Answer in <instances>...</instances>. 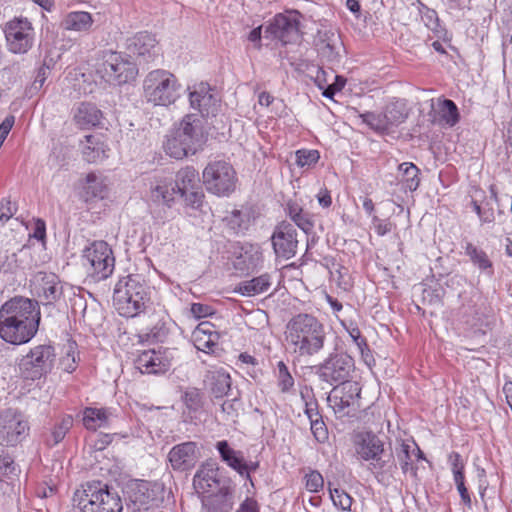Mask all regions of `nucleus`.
<instances>
[{
	"mask_svg": "<svg viewBox=\"0 0 512 512\" xmlns=\"http://www.w3.org/2000/svg\"><path fill=\"white\" fill-rule=\"evenodd\" d=\"M286 341L299 356H313L319 353L325 343L323 324L313 315L300 313L286 326Z\"/></svg>",
	"mask_w": 512,
	"mask_h": 512,
	"instance_id": "f257e3e1",
	"label": "nucleus"
},
{
	"mask_svg": "<svg viewBox=\"0 0 512 512\" xmlns=\"http://www.w3.org/2000/svg\"><path fill=\"white\" fill-rule=\"evenodd\" d=\"M205 140L202 119L197 114H187L166 136L163 148L170 157L183 159L199 151Z\"/></svg>",
	"mask_w": 512,
	"mask_h": 512,
	"instance_id": "f03ea898",
	"label": "nucleus"
},
{
	"mask_svg": "<svg viewBox=\"0 0 512 512\" xmlns=\"http://www.w3.org/2000/svg\"><path fill=\"white\" fill-rule=\"evenodd\" d=\"M150 301L149 286L140 274L127 275L116 283L113 304L121 316L133 318L145 312Z\"/></svg>",
	"mask_w": 512,
	"mask_h": 512,
	"instance_id": "7ed1b4c3",
	"label": "nucleus"
},
{
	"mask_svg": "<svg viewBox=\"0 0 512 512\" xmlns=\"http://www.w3.org/2000/svg\"><path fill=\"white\" fill-rule=\"evenodd\" d=\"M73 512H121V497L113 488L100 481L88 482L72 497Z\"/></svg>",
	"mask_w": 512,
	"mask_h": 512,
	"instance_id": "20e7f679",
	"label": "nucleus"
},
{
	"mask_svg": "<svg viewBox=\"0 0 512 512\" xmlns=\"http://www.w3.org/2000/svg\"><path fill=\"white\" fill-rule=\"evenodd\" d=\"M353 444L358 458L368 462V469L377 477L397 468L393 452L387 451L384 441L372 431L356 433Z\"/></svg>",
	"mask_w": 512,
	"mask_h": 512,
	"instance_id": "39448f33",
	"label": "nucleus"
},
{
	"mask_svg": "<svg viewBox=\"0 0 512 512\" xmlns=\"http://www.w3.org/2000/svg\"><path fill=\"white\" fill-rule=\"evenodd\" d=\"M180 84L174 74L156 69L143 81V94L147 102L158 106H169L180 97Z\"/></svg>",
	"mask_w": 512,
	"mask_h": 512,
	"instance_id": "423d86ee",
	"label": "nucleus"
},
{
	"mask_svg": "<svg viewBox=\"0 0 512 512\" xmlns=\"http://www.w3.org/2000/svg\"><path fill=\"white\" fill-rule=\"evenodd\" d=\"M56 361V352L51 344H40L34 346L24 355L19 363V371L27 380H38L49 374Z\"/></svg>",
	"mask_w": 512,
	"mask_h": 512,
	"instance_id": "0eeeda50",
	"label": "nucleus"
},
{
	"mask_svg": "<svg viewBox=\"0 0 512 512\" xmlns=\"http://www.w3.org/2000/svg\"><path fill=\"white\" fill-rule=\"evenodd\" d=\"M202 178L206 190L219 197H228L236 189V172L226 161L208 163L203 170Z\"/></svg>",
	"mask_w": 512,
	"mask_h": 512,
	"instance_id": "6e6552de",
	"label": "nucleus"
},
{
	"mask_svg": "<svg viewBox=\"0 0 512 512\" xmlns=\"http://www.w3.org/2000/svg\"><path fill=\"white\" fill-rule=\"evenodd\" d=\"M29 422L26 415L16 408L0 412V444L16 446L29 435Z\"/></svg>",
	"mask_w": 512,
	"mask_h": 512,
	"instance_id": "1a4fd4ad",
	"label": "nucleus"
},
{
	"mask_svg": "<svg viewBox=\"0 0 512 512\" xmlns=\"http://www.w3.org/2000/svg\"><path fill=\"white\" fill-rule=\"evenodd\" d=\"M354 359L346 353H331L322 363L315 366L318 378L330 385L348 381L354 372Z\"/></svg>",
	"mask_w": 512,
	"mask_h": 512,
	"instance_id": "9d476101",
	"label": "nucleus"
},
{
	"mask_svg": "<svg viewBox=\"0 0 512 512\" xmlns=\"http://www.w3.org/2000/svg\"><path fill=\"white\" fill-rule=\"evenodd\" d=\"M103 77L114 85L126 84L135 79L138 69L130 56L119 52H109L103 63Z\"/></svg>",
	"mask_w": 512,
	"mask_h": 512,
	"instance_id": "9b49d317",
	"label": "nucleus"
},
{
	"mask_svg": "<svg viewBox=\"0 0 512 512\" xmlns=\"http://www.w3.org/2000/svg\"><path fill=\"white\" fill-rule=\"evenodd\" d=\"M83 258L90 264L93 276L99 281L107 279L114 270L115 258L105 241H95L84 250Z\"/></svg>",
	"mask_w": 512,
	"mask_h": 512,
	"instance_id": "f8f14e48",
	"label": "nucleus"
},
{
	"mask_svg": "<svg viewBox=\"0 0 512 512\" xmlns=\"http://www.w3.org/2000/svg\"><path fill=\"white\" fill-rule=\"evenodd\" d=\"M299 13L296 11L287 14H277L266 27L265 33L274 39H278L284 45L300 40Z\"/></svg>",
	"mask_w": 512,
	"mask_h": 512,
	"instance_id": "ddd939ff",
	"label": "nucleus"
},
{
	"mask_svg": "<svg viewBox=\"0 0 512 512\" xmlns=\"http://www.w3.org/2000/svg\"><path fill=\"white\" fill-rule=\"evenodd\" d=\"M9 50L16 54L26 53L33 43V28L27 19L15 18L5 27Z\"/></svg>",
	"mask_w": 512,
	"mask_h": 512,
	"instance_id": "4468645a",
	"label": "nucleus"
},
{
	"mask_svg": "<svg viewBox=\"0 0 512 512\" xmlns=\"http://www.w3.org/2000/svg\"><path fill=\"white\" fill-rule=\"evenodd\" d=\"M232 480L222 475L219 467L214 463H204L200 466L193 477V486L202 497L225 487Z\"/></svg>",
	"mask_w": 512,
	"mask_h": 512,
	"instance_id": "2eb2a0df",
	"label": "nucleus"
},
{
	"mask_svg": "<svg viewBox=\"0 0 512 512\" xmlns=\"http://www.w3.org/2000/svg\"><path fill=\"white\" fill-rule=\"evenodd\" d=\"M38 322L0 318V337L11 344L29 342L38 331Z\"/></svg>",
	"mask_w": 512,
	"mask_h": 512,
	"instance_id": "dca6fc26",
	"label": "nucleus"
},
{
	"mask_svg": "<svg viewBox=\"0 0 512 512\" xmlns=\"http://www.w3.org/2000/svg\"><path fill=\"white\" fill-rule=\"evenodd\" d=\"M40 322L39 304L35 300L14 297L6 301L0 308V318Z\"/></svg>",
	"mask_w": 512,
	"mask_h": 512,
	"instance_id": "f3484780",
	"label": "nucleus"
},
{
	"mask_svg": "<svg viewBox=\"0 0 512 512\" xmlns=\"http://www.w3.org/2000/svg\"><path fill=\"white\" fill-rule=\"evenodd\" d=\"M335 385L328 396V402L336 413L349 414L345 410L349 407L358 406L361 387L358 382L350 380Z\"/></svg>",
	"mask_w": 512,
	"mask_h": 512,
	"instance_id": "a211bd4d",
	"label": "nucleus"
},
{
	"mask_svg": "<svg viewBox=\"0 0 512 512\" xmlns=\"http://www.w3.org/2000/svg\"><path fill=\"white\" fill-rule=\"evenodd\" d=\"M276 256L290 259L297 253V231L293 224L282 221L279 223L271 237Z\"/></svg>",
	"mask_w": 512,
	"mask_h": 512,
	"instance_id": "6ab92c4d",
	"label": "nucleus"
},
{
	"mask_svg": "<svg viewBox=\"0 0 512 512\" xmlns=\"http://www.w3.org/2000/svg\"><path fill=\"white\" fill-rule=\"evenodd\" d=\"M34 283L36 294L45 306L55 304L63 297V284L54 273L38 272Z\"/></svg>",
	"mask_w": 512,
	"mask_h": 512,
	"instance_id": "aec40b11",
	"label": "nucleus"
},
{
	"mask_svg": "<svg viewBox=\"0 0 512 512\" xmlns=\"http://www.w3.org/2000/svg\"><path fill=\"white\" fill-rule=\"evenodd\" d=\"M200 456L197 443L188 441L173 446L168 453V460L174 470L186 471L196 465Z\"/></svg>",
	"mask_w": 512,
	"mask_h": 512,
	"instance_id": "412c9836",
	"label": "nucleus"
},
{
	"mask_svg": "<svg viewBox=\"0 0 512 512\" xmlns=\"http://www.w3.org/2000/svg\"><path fill=\"white\" fill-rule=\"evenodd\" d=\"M225 489L221 487L219 490L207 494L201 498L202 506L208 512H230L235 503L236 485L233 481L226 484Z\"/></svg>",
	"mask_w": 512,
	"mask_h": 512,
	"instance_id": "4be33fe9",
	"label": "nucleus"
},
{
	"mask_svg": "<svg viewBox=\"0 0 512 512\" xmlns=\"http://www.w3.org/2000/svg\"><path fill=\"white\" fill-rule=\"evenodd\" d=\"M189 101L191 107L199 111L200 118L215 116L218 111V99L210 92L207 84L194 86L189 94Z\"/></svg>",
	"mask_w": 512,
	"mask_h": 512,
	"instance_id": "5701e85b",
	"label": "nucleus"
},
{
	"mask_svg": "<svg viewBox=\"0 0 512 512\" xmlns=\"http://www.w3.org/2000/svg\"><path fill=\"white\" fill-rule=\"evenodd\" d=\"M127 50L131 55L138 57L144 62H149L156 55V39L148 32H139L127 41Z\"/></svg>",
	"mask_w": 512,
	"mask_h": 512,
	"instance_id": "b1692460",
	"label": "nucleus"
},
{
	"mask_svg": "<svg viewBox=\"0 0 512 512\" xmlns=\"http://www.w3.org/2000/svg\"><path fill=\"white\" fill-rule=\"evenodd\" d=\"M135 365L143 374H161L169 368V362L155 350L142 351L137 356Z\"/></svg>",
	"mask_w": 512,
	"mask_h": 512,
	"instance_id": "393cba45",
	"label": "nucleus"
},
{
	"mask_svg": "<svg viewBox=\"0 0 512 512\" xmlns=\"http://www.w3.org/2000/svg\"><path fill=\"white\" fill-rule=\"evenodd\" d=\"M220 335L215 330L214 324L208 321L201 322L192 333L194 346L199 350L206 353L214 351L215 346L218 344Z\"/></svg>",
	"mask_w": 512,
	"mask_h": 512,
	"instance_id": "a878e982",
	"label": "nucleus"
},
{
	"mask_svg": "<svg viewBox=\"0 0 512 512\" xmlns=\"http://www.w3.org/2000/svg\"><path fill=\"white\" fill-rule=\"evenodd\" d=\"M205 384L215 398H222L228 395L231 389V377L225 369L214 368L207 372Z\"/></svg>",
	"mask_w": 512,
	"mask_h": 512,
	"instance_id": "bb28decb",
	"label": "nucleus"
},
{
	"mask_svg": "<svg viewBox=\"0 0 512 512\" xmlns=\"http://www.w3.org/2000/svg\"><path fill=\"white\" fill-rule=\"evenodd\" d=\"M103 118L102 111L90 102H82L76 108L74 113V121L82 129L95 127L101 124Z\"/></svg>",
	"mask_w": 512,
	"mask_h": 512,
	"instance_id": "cd10ccee",
	"label": "nucleus"
},
{
	"mask_svg": "<svg viewBox=\"0 0 512 512\" xmlns=\"http://www.w3.org/2000/svg\"><path fill=\"white\" fill-rule=\"evenodd\" d=\"M179 196L173 181L160 180L157 181L150 189L151 201L158 205H165L171 208L176 197Z\"/></svg>",
	"mask_w": 512,
	"mask_h": 512,
	"instance_id": "c85d7f7f",
	"label": "nucleus"
},
{
	"mask_svg": "<svg viewBox=\"0 0 512 512\" xmlns=\"http://www.w3.org/2000/svg\"><path fill=\"white\" fill-rule=\"evenodd\" d=\"M216 449L220 455L221 460L226 463L230 468L239 474L246 472L244 466V456L242 451L234 450L230 447L228 441L221 440L216 443Z\"/></svg>",
	"mask_w": 512,
	"mask_h": 512,
	"instance_id": "c756f323",
	"label": "nucleus"
},
{
	"mask_svg": "<svg viewBox=\"0 0 512 512\" xmlns=\"http://www.w3.org/2000/svg\"><path fill=\"white\" fill-rule=\"evenodd\" d=\"M107 193V185L104 179L96 173H88L82 184L81 198L85 202H89L95 198L103 199Z\"/></svg>",
	"mask_w": 512,
	"mask_h": 512,
	"instance_id": "7c9ffc66",
	"label": "nucleus"
},
{
	"mask_svg": "<svg viewBox=\"0 0 512 512\" xmlns=\"http://www.w3.org/2000/svg\"><path fill=\"white\" fill-rule=\"evenodd\" d=\"M463 248L465 249V254L469 257L474 266L489 276L493 275V264L484 250L478 248L471 242H465Z\"/></svg>",
	"mask_w": 512,
	"mask_h": 512,
	"instance_id": "2f4dec72",
	"label": "nucleus"
},
{
	"mask_svg": "<svg viewBox=\"0 0 512 512\" xmlns=\"http://www.w3.org/2000/svg\"><path fill=\"white\" fill-rule=\"evenodd\" d=\"M93 24V18L90 13L85 11L70 12L63 19L61 25L65 30L77 32H87Z\"/></svg>",
	"mask_w": 512,
	"mask_h": 512,
	"instance_id": "473e14b6",
	"label": "nucleus"
},
{
	"mask_svg": "<svg viewBox=\"0 0 512 512\" xmlns=\"http://www.w3.org/2000/svg\"><path fill=\"white\" fill-rule=\"evenodd\" d=\"M157 485H152L147 481L137 482L131 489L130 499L134 504L140 507L151 505L155 501V488Z\"/></svg>",
	"mask_w": 512,
	"mask_h": 512,
	"instance_id": "72a5a7b5",
	"label": "nucleus"
},
{
	"mask_svg": "<svg viewBox=\"0 0 512 512\" xmlns=\"http://www.w3.org/2000/svg\"><path fill=\"white\" fill-rule=\"evenodd\" d=\"M270 286L271 275L264 273L258 277L241 282L238 291L244 296H254L268 291Z\"/></svg>",
	"mask_w": 512,
	"mask_h": 512,
	"instance_id": "f704fd0d",
	"label": "nucleus"
},
{
	"mask_svg": "<svg viewBox=\"0 0 512 512\" xmlns=\"http://www.w3.org/2000/svg\"><path fill=\"white\" fill-rule=\"evenodd\" d=\"M86 144L83 146L82 154L85 161L95 163L106 157L105 146L100 137L96 135H86Z\"/></svg>",
	"mask_w": 512,
	"mask_h": 512,
	"instance_id": "c9c22d12",
	"label": "nucleus"
},
{
	"mask_svg": "<svg viewBox=\"0 0 512 512\" xmlns=\"http://www.w3.org/2000/svg\"><path fill=\"white\" fill-rule=\"evenodd\" d=\"M173 185L179 194L187 190L190 191L199 186V174L194 167L182 168L177 172Z\"/></svg>",
	"mask_w": 512,
	"mask_h": 512,
	"instance_id": "e433bc0d",
	"label": "nucleus"
},
{
	"mask_svg": "<svg viewBox=\"0 0 512 512\" xmlns=\"http://www.w3.org/2000/svg\"><path fill=\"white\" fill-rule=\"evenodd\" d=\"M418 11L421 16V21L424 25L434 33L438 38H445L447 31L440 24L437 12L434 9L427 7L423 3H419Z\"/></svg>",
	"mask_w": 512,
	"mask_h": 512,
	"instance_id": "4c0bfd02",
	"label": "nucleus"
},
{
	"mask_svg": "<svg viewBox=\"0 0 512 512\" xmlns=\"http://www.w3.org/2000/svg\"><path fill=\"white\" fill-rule=\"evenodd\" d=\"M151 322L147 327V331L140 335L142 340L159 342L162 341L167 333V322L163 317H160L158 314L153 313L151 316Z\"/></svg>",
	"mask_w": 512,
	"mask_h": 512,
	"instance_id": "58836bf2",
	"label": "nucleus"
},
{
	"mask_svg": "<svg viewBox=\"0 0 512 512\" xmlns=\"http://www.w3.org/2000/svg\"><path fill=\"white\" fill-rule=\"evenodd\" d=\"M109 413L106 409L87 407L83 411V425L88 430L95 431L97 428L104 427L108 423Z\"/></svg>",
	"mask_w": 512,
	"mask_h": 512,
	"instance_id": "ea45409f",
	"label": "nucleus"
},
{
	"mask_svg": "<svg viewBox=\"0 0 512 512\" xmlns=\"http://www.w3.org/2000/svg\"><path fill=\"white\" fill-rule=\"evenodd\" d=\"M408 116L406 106L402 101H395L388 104L384 111V117L388 129L403 123Z\"/></svg>",
	"mask_w": 512,
	"mask_h": 512,
	"instance_id": "a19ab883",
	"label": "nucleus"
},
{
	"mask_svg": "<svg viewBox=\"0 0 512 512\" xmlns=\"http://www.w3.org/2000/svg\"><path fill=\"white\" fill-rule=\"evenodd\" d=\"M73 426V418L70 415L63 416L52 428L50 436L46 439L49 446L59 444Z\"/></svg>",
	"mask_w": 512,
	"mask_h": 512,
	"instance_id": "79ce46f5",
	"label": "nucleus"
},
{
	"mask_svg": "<svg viewBox=\"0 0 512 512\" xmlns=\"http://www.w3.org/2000/svg\"><path fill=\"white\" fill-rule=\"evenodd\" d=\"M242 250L243 270H253L262 263L263 255L259 245L245 244Z\"/></svg>",
	"mask_w": 512,
	"mask_h": 512,
	"instance_id": "37998d69",
	"label": "nucleus"
},
{
	"mask_svg": "<svg viewBox=\"0 0 512 512\" xmlns=\"http://www.w3.org/2000/svg\"><path fill=\"white\" fill-rule=\"evenodd\" d=\"M399 171L403 173V184L406 189L409 191H415L419 187L420 178L419 173L420 170L413 163H402L399 165Z\"/></svg>",
	"mask_w": 512,
	"mask_h": 512,
	"instance_id": "c03bdc74",
	"label": "nucleus"
},
{
	"mask_svg": "<svg viewBox=\"0 0 512 512\" xmlns=\"http://www.w3.org/2000/svg\"><path fill=\"white\" fill-rule=\"evenodd\" d=\"M223 221L232 231L239 232L248 229L250 219L247 213L234 209L223 218Z\"/></svg>",
	"mask_w": 512,
	"mask_h": 512,
	"instance_id": "a18cd8bd",
	"label": "nucleus"
},
{
	"mask_svg": "<svg viewBox=\"0 0 512 512\" xmlns=\"http://www.w3.org/2000/svg\"><path fill=\"white\" fill-rule=\"evenodd\" d=\"M412 451L413 445L404 441L401 442L400 448L396 450V455L403 473H407L409 470H414L411 459Z\"/></svg>",
	"mask_w": 512,
	"mask_h": 512,
	"instance_id": "49530a36",
	"label": "nucleus"
},
{
	"mask_svg": "<svg viewBox=\"0 0 512 512\" xmlns=\"http://www.w3.org/2000/svg\"><path fill=\"white\" fill-rule=\"evenodd\" d=\"M441 117L450 127L454 126L459 121V111L454 101L445 99L441 107Z\"/></svg>",
	"mask_w": 512,
	"mask_h": 512,
	"instance_id": "de8ad7c7",
	"label": "nucleus"
},
{
	"mask_svg": "<svg viewBox=\"0 0 512 512\" xmlns=\"http://www.w3.org/2000/svg\"><path fill=\"white\" fill-rule=\"evenodd\" d=\"M277 382L278 387L283 393L289 392V390L294 386V379L290 374L288 367L283 361H279L277 363Z\"/></svg>",
	"mask_w": 512,
	"mask_h": 512,
	"instance_id": "09e8293b",
	"label": "nucleus"
},
{
	"mask_svg": "<svg viewBox=\"0 0 512 512\" xmlns=\"http://www.w3.org/2000/svg\"><path fill=\"white\" fill-rule=\"evenodd\" d=\"M329 493L331 500L336 507H339L344 511L350 510L353 499L347 492L342 489L331 488V484L329 483Z\"/></svg>",
	"mask_w": 512,
	"mask_h": 512,
	"instance_id": "8fccbe9b",
	"label": "nucleus"
},
{
	"mask_svg": "<svg viewBox=\"0 0 512 512\" xmlns=\"http://www.w3.org/2000/svg\"><path fill=\"white\" fill-rule=\"evenodd\" d=\"M360 117L364 123L375 131L385 132L389 130L385 121L384 113L376 114L373 112H366L361 114Z\"/></svg>",
	"mask_w": 512,
	"mask_h": 512,
	"instance_id": "3c124183",
	"label": "nucleus"
},
{
	"mask_svg": "<svg viewBox=\"0 0 512 512\" xmlns=\"http://www.w3.org/2000/svg\"><path fill=\"white\" fill-rule=\"evenodd\" d=\"M320 158L317 150L301 149L296 152V164L300 167H311L315 165Z\"/></svg>",
	"mask_w": 512,
	"mask_h": 512,
	"instance_id": "603ef678",
	"label": "nucleus"
},
{
	"mask_svg": "<svg viewBox=\"0 0 512 512\" xmlns=\"http://www.w3.org/2000/svg\"><path fill=\"white\" fill-rule=\"evenodd\" d=\"M184 201L185 204L193 209H199L203 203L204 194L201 191L200 187H196L190 189V191H184L179 194Z\"/></svg>",
	"mask_w": 512,
	"mask_h": 512,
	"instance_id": "864d4df0",
	"label": "nucleus"
},
{
	"mask_svg": "<svg viewBox=\"0 0 512 512\" xmlns=\"http://www.w3.org/2000/svg\"><path fill=\"white\" fill-rule=\"evenodd\" d=\"M310 429L319 443H324L328 439V429L322 415L310 421Z\"/></svg>",
	"mask_w": 512,
	"mask_h": 512,
	"instance_id": "5fc2aeb1",
	"label": "nucleus"
},
{
	"mask_svg": "<svg viewBox=\"0 0 512 512\" xmlns=\"http://www.w3.org/2000/svg\"><path fill=\"white\" fill-rule=\"evenodd\" d=\"M76 343L70 342L67 345L66 355L61 359V365L66 372H73L76 369L77 354Z\"/></svg>",
	"mask_w": 512,
	"mask_h": 512,
	"instance_id": "6e6d98bb",
	"label": "nucleus"
},
{
	"mask_svg": "<svg viewBox=\"0 0 512 512\" xmlns=\"http://www.w3.org/2000/svg\"><path fill=\"white\" fill-rule=\"evenodd\" d=\"M301 398L305 402V414L308 417L309 421L318 418L321 416L319 410H318V403L316 399L313 396H310V394L307 392L306 394L301 391Z\"/></svg>",
	"mask_w": 512,
	"mask_h": 512,
	"instance_id": "4d7b16f0",
	"label": "nucleus"
},
{
	"mask_svg": "<svg viewBox=\"0 0 512 512\" xmlns=\"http://www.w3.org/2000/svg\"><path fill=\"white\" fill-rule=\"evenodd\" d=\"M305 487L309 492H319L324 486L323 476L316 470L305 476Z\"/></svg>",
	"mask_w": 512,
	"mask_h": 512,
	"instance_id": "13d9d810",
	"label": "nucleus"
},
{
	"mask_svg": "<svg viewBox=\"0 0 512 512\" xmlns=\"http://www.w3.org/2000/svg\"><path fill=\"white\" fill-rule=\"evenodd\" d=\"M183 401L188 409L197 411L201 407L200 392L195 388L187 390L183 395Z\"/></svg>",
	"mask_w": 512,
	"mask_h": 512,
	"instance_id": "bf43d9fd",
	"label": "nucleus"
},
{
	"mask_svg": "<svg viewBox=\"0 0 512 512\" xmlns=\"http://www.w3.org/2000/svg\"><path fill=\"white\" fill-rule=\"evenodd\" d=\"M291 220L306 234L310 233L314 227V221L310 213L305 211L301 212V214H298Z\"/></svg>",
	"mask_w": 512,
	"mask_h": 512,
	"instance_id": "052dcab7",
	"label": "nucleus"
},
{
	"mask_svg": "<svg viewBox=\"0 0 512 512\" xmlns=\"http://www.w3.org/2000/svg\"><path fill=\"white\" fill-rule=\"evenodd\" d=\"M241 406L242 403L240 399L237 396H235L232 399L226 400L221 404V411L228 417L234 418L238 415Z\"/></svg>",
	"mask_w": 512,
	"mask_h": 512,
	"instance_id": "680f3d73",
	"label": "nucleus"
},
{
	"mask_svg": "<svg viewBox=\"0 0 512 512\" xmlns=\"http://www.w3.org/2000/svg\"><path fill=\"white\" fill-rule=\"evenodd\" d=\"M17 212V206L15 203L11 202L9 199H4L1 203L0 207V219H3L7 222L10 218H12Z\"/></svg>",
	"mask_w": 512,
	"mask_h": 512,
	"instance_id": "e2e57ef3",
	"label": "nucleus"
},
{
	"mask_svg": "<svg viewBox=\"0 0 512 512\" xmlns=\"http://www.w3.org/2000/svg\"><path fill=\"white\" fill-rule=\"evenodd\" d=\"M190 310L195 318L207 317L212 314L211 306L202 303H193Z\"/></svg>",
	"mask_w": 512,
	"mask_h": 512,
	"instance_id": "0e129e2a",
	"label": "nucleus"
},
{
	"mask_svg": "<svg viewBox=\"0 0 512 512\" xmlns=\"http://www.w3.org/2000/svg\"><path fill=\"white\" fill-rule=\"evenodd\" d=\"M49 71H50V67L44 61L43 65L38 69L37 75H36L34 83H33V87L35 89H39L43 86V84L45 83V81L47 79Z\"/></svg>",
	"mask_w": 512,
	"mask_h": 512,
	"instance_id": "69168bd1",
	"label": "nucleus"
},
{
	"mask_svg": "<svg viewBox=\"0 0 512 512\" xmlns=\"http://www.w3.org/2000/svg\"><path fill=\"white\" fill-rule=\"evenodd\" d=\"M349 336L351 337L352 341L355 343V345L358 347L365 346V343L367 342L366 339L361 335V332L359 328L355 325H350L346 328Z\"/></svg>",
	"mask_w": 512,
	"mask_h": 512,
	"instance_id": "338daca9",
	"label": "nucleus"
},
{
	"mask_svg": "<svg viewBox=\"0 0 512 512\" xmlns=\"http://www.w3.org/2000/svg\"><path fill=\"white\" fill-rule=\"evenodd\" d=\"M236 512H258L257 502L254 499L246 498Z\"/></svg>",
	"mask_w": 512,
	"mask_h": 512,
	"instance_id": "774afa93",
	"label": "nucleus"
}]
</instances>
